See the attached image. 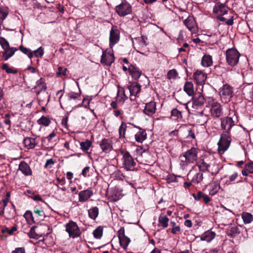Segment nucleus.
Wrapping results in <instances>:
<instances>
[{
	"label": "nucleus",
	"mask_w": 253,
	"mask_h": 253,
	"mask_svg": "<svg viewBox=\"0 0 253 253\" xmlns=\"http://www.w3.org/2000/svg\"><path fill=\"white\" fill-rule=\"evenodd\" d=\"M236 120L237 117L235 115L232 117L226 116L220 119V127L223 132L217 143L218 151L220 154H223L230 146L231 141V131L232 128L236 126Z\"/></svg>",
	"instance_id": "obj_1"
},
{
	"label": "nucleus",
	"mask_w": 253,
	"mask_h": 253,
	"mask_svg": "<svg viewBox=\"0 0 253 253\" xmlns=\"http://www.w3.org/2000/svg\"><path fill=\"white\" fill-rule=\"evenodd\" d=\"M199 149L197 148L192 147L185 152L183 155L180 156V165L185 168L189 164L193 163L198 158Z\"/></svg>",
	"instance_id": "obj_2"
},
{
	"label": "nucleus",
	"mask_w": 253,
	"mask_h": 253,
	"mask_svg": "<svg viewBox=\"0 0 253 253\" xmlns=\"http://www.w3.org/2000/svg\"><path fill=\"white\" fill-rule=\"evenodd\" d=\"M207 105L210 108V115L213 119H217L223 115L222 106L212 97H209Z\"/></svg>",
	"instance_id": "obj_3"
},
{
	"label": "nucleus",
	"mask_w": 253,
	"mask_h": 253,
	"mask_svg": "<svg viewBox=\"0 0 253 253\" xmlns=\"http://www.w3.org/2000/svg\"><path fill=\"white\" fill-rule=\"evenodd\" d=\"M240 56V53L235 48H229L226 51V60L231 66H235L238 64Z\"/></svg>",
	"instance_id": "obj_4"
},
{
	"label": "nucleus",
	"mask_w": 253,
	"mask_h": 253,
	"mask_svg": "<svg viewBox=\"0 0 253 253\" xmlns=\"http://www.w3.org/2000/svg\"><path fill=\"white\" fill-rule=\"evenodd\" d=\"M123 155L122 158L123 167L127 170H132L134 169L136 163L128 151H121Z\"/></svg>",
	"instance_id": "obj_5"
},
{
	"label": "nucleus",
	"mask_w": 253,
	"mask_h": 253,
	"mask_svg": "<svg viewBox=\"0 0 253 253\" xmlns=\"http://www.w3.org/2000/svg\"><path fill=\"white\" fill-rule=\"evenodd\" d=\"M115 11L120 16L124 17L131 13L132 7L128 2L123 0L115 7Z\"/></svg>",
	"instance_id": "obj_6"
},
{
	"label": "nucleus",
	"mask_w": 253,
	"mask_h": 253,
	"mask_svg": "<svg viewBox=\"0 0 253 253\" xmlns=\"http://www.w3.org/2000/svg\"><path fill=\"white\" fill-rule=\"evenodd\" d=\"M233 94V87L227 84H224L219 89L220 96L225 102L229 101Z\"/></svg>",
	"instance_id": "obj_7"
},
{
	"label": "nucleus",
	"mask_w": 253,
	"mask_h": 253,
	"mask_svg": "<svg viewBox=\"0 0 253 253\" xmlns=\"http://www.w3.org/2000/svg\"><path fill=\"white\" fill-rule=\"evenodd\" d=\"M66 231L68 233L69 236L73 238L79 237L81 232L77 223L73 221H69L66 225Z\"/></svg>",
	"instance_id": "obj_8"
},
{
	"label": "nucleus",
	"mask_w": 253,
	"mask_h": 253,
	"mask_svg": "<svg viewBox=\"0 0 253 253\" xmlns=\"http://www.w3.org/2000/svg\"><path fill=\"white\" fill-rule=\"evenodd\" d=\"M118 237L119 240L120 246L126 250L127 247L130 242V239L126 236L125 234V228L121 227L118 231Z\"/></svg>",
	"instance_id": "obj_9"
},
{
	"label": "nucleus",
	"mask_w": 253,
	"mask_h": 253,
	"mask_svg": "<svg viewBox=\"0 0 253 253\" xmlns=\"http://www.w3.org/2000/svg\"><path fill=\"white\" fill-rule=\"evenodd\" d=\"M205 102V99L201 93H196L192 100V108L194 110H198L202 107Z\"/></svg>",
	"instance_id": "obj_10"
},
{
	"label": "nucleus",
	"mask_w": 253,
	"mask_h": 253,
	"mask_svg": "<svg viewBox=\"0 0 253 253\" xmlns=\"http://www.w3.org/2000/svg\"><path fill=\"white\" fill-rule=\"evenodd\" d=\"M146 39L147 38L143 36H141L137 37L133 40L132 43L134 48L135 49L137 52L141 53V51L143 50L147 45V43L146 42Z\"/></svg>",
	"instance_id": "obj_11"
},
{
	"label": "nucleus",
	"mask_w": 253,
	"mask_h": 253,
	"mask_svg": "<svg viewBox=\"0 0 253 253\" xmlns=\"http://www.w3.org/2000/svg\"><path fill=\"white\" fill-rule=\"evenodd\" d=\"M120 40V31L117 27L113 26L110 32L109 46L111 48L116 44Z\"/></svg>",
	"instance_id": "obj_12"
},
{
	"label": "nucleus",
	"mask_w": 253,
	"mask_h": 253,
	"mask_svg": "<svg viewBox=\"0 0 253 253\" xmlns=\"http://www.w3.org/2000/svg\"><path fill=\"white\" fill-rule=\"evenodd\" d=\"M56 133L54 132H52L47 137L42 138V146L46 149L51 147L55 142V140L54 139V138L56 137Z\"/></svg>",
	"instance_id": "obj_13"
},
{
	"label": "nucleus",
	"mask_w": 253,
	"mask_h": 253,
	"mask_svg": "<svg viewBox=\"0 0 253 253\" xmlns=\"http://www.w3.org/2000/svg\"><path fill=\"white\" fill-rule=\"evenodd\" d=\"M141 85L137 82H133L128 86L130 92V99L134 100L141 90Z\"/></svg>",
	"instance_id": "obj_14"
},
{
	"label": "nucleus",
	"mask_w": 253,
	"mask_h": 253,
	"mask_svg": "<svg viewBox=\"0 0 253 253\" xmlns=\"http://www.w3.org/2000/svg\"><path fill=\"white\" fill-rule=\"evenodd\" d=\"M114 61V56L111 50L103 52L101 59V63L105 65L110 66Z\"/></svg>",
	"instance_id": "obj_15"
},
{
	"label": "nucleus",
	"mask_w": 253,
	"mask_h": 253,
	"mask_svg": "<svg viewBox=\"0 0 253 253\" xmlns=\"http://www.w3.org/2000/svg\"><path fill=\"white\" fill-rule=\"evenodd\" d=\"M193 78L197 84L202 85L205 84L207 79V75L203 71L197 70L194 73Z\"/></svg>",
	"instance_id": "obj_16"
},
{
	"label": "nucleus",
	"mask_w": 253,
	"mask_h": 253,
	"mask_svg": "<svg viewBox=\"0 0 253 253\" xmlns=\"http://www.w3.org/2000/svg\"><path fill=\"white\" fill-rule=\"evenodd\" d=\"M156 104L154 101H151L145 104L143 112L145 114L151 116L156 112Z\"/></svg>",
	"instance_id": "obj_17"
},
{
	"label": "nucleus",
	"mask_w": 253,
	"mask_h": 253,
	"mask_svg": "<svg viewBox=\"0 0 253 253\" xmlns=\"http://www.w3.org/2000/svg\"><path fill=\"white\" fill-rule=\"evenodd\" d=\"M100 146L104 153H107L113 149L112 141L109 139H103L100 143Z\"/></svg>",
	"instance_id": "obj_18"
},
{
	"label": "nucleus",
	"mask_w": 253,
	"mask_h": 253,
	"mask_svg": "<svg viewBox=\"0 0 253 253\" xmlns=\"http://www.w3.org/2000/svg\"><path fill=\"white\" fill-rule=\"evenodd\" d=\"M128 70L132 78L137 80L140 78L142 74V72L135 65L130 64L128 67Z\"/></svg>",
	"instance_id": "obj_19"
},
{
	"label": "nucleus",
	"mask_w": 253,
	"mask_h": 253,
	"mask_svg": "<svg viewBox=\"0 0 253 253\" xmlns=\"http://www.w3.org/2000/svg\"><path fill=\"white\" fill-rule=\"evenodd\" d=\"M184 24L190 31L194 32L196 31V23L193 17L189 16L187 17L184 21Z\"/></svg>",
	"instance_id": "obj_20"
},
{
	"label": "nucleus",
	"mask_w": 253,
	"mask_h": 253,
	"mask_svg": "<svg viewBox=\"0 0 253 253\" xmlns=\"http://www.w3.org/2000/svg\"><path fill=\"white\" fill-rule=\"evenodd\" d=\"M18 169L26 176L31 175L32 174V171L30 166L24 161H22L19 164Z\"/></svg>",
	"instance_id": "obj_21"
},
{
	"label": "nucleus",
	"mask_w": 253,
	"mask_h": 253,
	"mask_svg": "<svg viewBox=\"0 0 253 253\" xmlns=\"http://www.w3.org/2000/svg\"><path fill=\"white\" fill-rule=\"evenodd\" d=\"M46 85L44 83V80L41 78L36 82V85L34 87L35 91L37 94H39L41 92L46 89Z\"/></svg>",
	"instance_id": "obj_22"
},
{
	"label": "nucleus",
	"mask_w": 253,
	"mask_h": 253,
	"mask_svg": "<svg viewBox=\"0 0 253 253\" xmlns=\"http://www.w3.org/2000/svg\"><path fill=\"white\" fill-rule=\"evenodd\" d=\"M92 195V192L89 189L81 191L79 194V202H84L87 201Z\"/></svg>",
	"instance_id": "obj_23"
},
{
	"label": "nucleus",
	"mask_w": 253,
	"mask_h": 253,
	"mask_svg": "<svg viewBox=\"0 0 253 253\" xmlns=\"http://www.w3.org/2000/svg\"><path fill=\"white\" fill-rule=\"evenodd\" d=\"M195 115L197 117L198 122L201 125L205 124L208 120V116L205 113L204 110L201 111L196 112Z\"/></svg>",
	"instance_id": "obj_24"
},
{
	"label": "nucleus",
	"mask_w": 253,
	"mask_h": 253,
	"mask_svg": "<svg viewBox=\"0 0 253 253\" xmlns=\"http://www.w3.org/2000/svg\"><path fill=\"white\" fill-rule=\"evenodd\" d=\"M4 50V51L2 53V58L3 60L6 61L14 54L15 52L17 50V49L15 47H9Z\"/></svg>",
	"instance_id": "obj_25"
},
{
	"label": "nucleus",
	"mask_w": 253,
	"mask_h": 253,
	"mask_svg": "<svg viewBox=\"0 0 253 253\" xmlns=\"http://www.w3.org/2000/svg\"><path fill=\"white\" fill-rule=\"evenodd\" d=\"M196 166L198 167L199 171L201 172H208L209 173L208 169L210 165L205 162L203 159L199 161Z\"/></svg>",
	"instance_id": "obj_26"
},
{
	"label": "nucleus",
	"mask_w": 253,
	"mask_h": 253,
	"mask_svg": "<svg viewBox=\"0 0 253 253\" xmlns=\"http://www.w3.org/2000/svg\"><path fill=\"white\" fill-rule=\"evenodd\" d=\"M139 131L135 134V139L136 141L142 143L146 138L147 133L144 129L138 127Z\"/></svg>",
	"instance_id": "obj_27"
},
{
	"label": "nucleus",
	"mask_w": 253,
	"mask_h": 253,
	"mask_svg": "<svg viewBox=\"0 0 253 253\" xmlns=\"http://www.w3.org/2000/svg\"><path fill=\"white\" fill-rule=\"evenodd\" d=\"M227 7L224 4H217L213 8V12L223 15L227 13L228 11Z\"/></svg>",
	"instance_id": "obj_28"
},
{
	"label": "nucleus",
	"mask_w": 253,
	"mask_h": 253,
	"mask_svg": "<svg viewBox=\"0 0 253 253\" xmlns=\"http://www.w3.org/2000/svg\"><path fill=\"white\" fill-rule=\"evenodd\" d=\"M23 143L25 147L28 149H34L37 145L36 139L32 137H27L24 139Z\"/></svg>",
	"instance_id": "obj_29"
},
{
	"label": "nucleus",
	"mask_w": 253,
	"mask_h": 253,
	"mask_svg": "<svg viewBox=\"0 0 253 253\" xmlns=\"http://www.w3.org/2000/svg\"><path fill=\"white\" fill-rule=\"evenodd\" d=\"M239 229L237 226L235 225L229 227L226 230L227 235L231 238L235 237L238 235H239Z\"/></svg>",
	"instance_id": "obj_30"
},
{
	"label": "nucleus",
	"mask_w": 253,
	"mask_h": 253,
	"mask_svg": "<svg viewBox=\"0 0 253 253\" xmlns=\"http://www.w3.org/2000/svg\"><path fill=\"white\" fill-rule=\"evenodd\" d=\"M184 90L189 96H192L194 93L193 83L191 82H186L184 84Z\"/></svg>",
	"instance_id": "obj_31"
},
{
	"label": "nucleus",
	"mask_w": 253,
	"mask_h": 253,
	"mask_svg": "<svg viewBox=\"0 0 253 253\" xmlns=\"http://www.w3.org/2000/svg\"><path fill=\"white\" fill-rule=\"evenodd\" d=\"M215 233L213 232L208 231L202 235L201 239L203 241L208 242L211 241L215 237Z\"/></svg>",
	"instance_id": "obj_32"
},
{
	"label": "nucleus",
	"mask_w": 253,
	"mask_h": 253,
	"mask_svg": "<svg viewBox=\"0 0 253 253\" xmlns=\"http://www.w3.org/2000/svg\"><path fill=\"white\" fill-rule=\"evenodd\" d=\"M212 64V59L211 56L209 55H205L201 60V64L203 66L208 67Z\"/></svg>",
	"instance_id": "obj_33"
},
{
	"label": "nucleus",
	"mask_w": 253,
	"mask_h": 253,
	"mask_svg": "<svg viewBox=\"0 0 253 253\" xmlns=\"http://www.w3.org/2000/svg\"><path fill=\"white\" fill-rule=\"evenodd\" d=\"M210 194L211 195L216 194L220 189V185L218 181H215L210 185Z\"/></svg>",
	"instance_id": "obj_34"
},
{
	"label": "nucleus",
	"mask_w": 253,
	"mask_h": 253,
	"mask_svg": "<svg viewBox=\"0 0 253 253\" xmlns=\"http://www.w3.org/2000/svg\"><path fill=\"white\" fill-rule=\"evenodd\" d=\"M88 216L89 218L95 220L99 214L98 208L97 207H94L88 210Z\"/></svg>",
	"instance_id": "obj_35"
},
{
	"label": "nucleus",
	"mask_w": 253,
	"mask_h": 253,
	"mask_svg": "<svg viewBox=\"0 0 253 253\" xmlns=\"http://www.w3.org/2000/svg\"><path fill=\"white\" fill-rule=\"evenodd\" d=\"M169 218L164 213H161L159 217L158 221L163 228H167L168 226Z\"/></svg>",
	"instance_id": "obj_36"
},
{
	"label": "nucleus",
	"mask_w": 253,
	"mask_h": 253,
	"mask_svg": "<svg viewBox=\"0 0 253 253\" xmlns=\"http://www.w3.org/2000/svg\"><path fill=\"white\" fill-rule=\"evenodd\" d=\"M203 173L200 171L195 173L191 179V182L194 184H198L203 179Z\"/></svg>",
	"instance_id": "obj_37"
},
{
	"label": "nucleus",
	"mask_w": 253,
	"mask_h": 253,
	"mask_svg": "<svg viewBox=\"0 0 253 253\" xmlns=\"http://www.w3.org/2000/svg\"><path fill=\"white\" fill-rule=\"evenodd\" d=\"M37 123L39 125L47 126H49L51 121L48 117L42 116L37 121Z\"/></svg>",
	"instance_id": "obj_38"
},
{
	"label": "nucleus",
	"mask_w": 253,
	"mask_h": 253,
	"mask_svg": "<svg viewBox=\"0 0 253 253\" xmlns=\"http://www.w3.org/2000/svg\"><path fill=\"white\" fill-rule=\"evenodd\" d=\"M242 218L245 224L250 223L253 220V215L249 212H243Z\"/></svg>",
	"instance_id": "obj_39"
},
{
	"label": "nucleus",
	"mask_w": 253,
	"mask_h": 253,
	"mask_svg": "<svg viewBox=\"0 0 253 253\" xmlns=\"http://www.w3.org/2000/svg\"><path fill=\"white\" fill-rule=\"evenodd\" d=\"M171 115L172 117H174V120L177 121L181 120L182 119V112L176 108L171 110Z\"/></svg>",
	"instance_id": "obj_40"
},
{
	"label": "nucleus",
	"mask_w": 253,
	"mask_h": 253,
	"mask_svg": "<svg viewBox=\"0 0 253 253\" xmlns=\"http://www.w3.org/2000/svg\"><path fill=\"white\" fill-rule=\"evenodd\" d=\"M81 149L84 151H87L91 146V142L88 140L80 143Z\"/></svg>",
	"instance_id": "obj_41"
},
{
	"label": "nucleus",
	"mask_w": 253,
	"mask_h": 253,
	"mask_svg": "<svg viewBox=\"0 0 253 253\" xmlns=\"http://www.w3.org/2000/svg\"><path fill=\"white\" fill-rule=\"evenodd\" d=\"M93 236L96 239H100L103 234V228L101 226L98 227L96 228L93 232Z\"/></svg>",
	"instance_id": "obj_42"
},
{
	"label": "nucleus",
	"mask_w": 253,
	"mask_h": 253,
	"mask_svg": "<svg viewBox=\"0 0 253 253\" xmlns=\"http://www.w3.org/2000/svg\"><path fill=\"white\" fill-rule=\"evenodd\" d=\"M34 213L37 217H39V220L42 219L44 217V212L42 210H40L37 207H35Z\"/></svg>",
	"instance_id": "obj_43"
},
{
	"label": "nucleus",
	"mask_w": 253,
	"mask_h": 253,
	"mask_svg": "<svg viewBox=\"0 0 253 253\" xmlns=\"http://www.w3.org/2000/svg\"><path fill=\"white\" fill-rule=\"evenodd\" d=\"M8 11L2 7H0V23H2L8 15Z\"/></svg>",
	"instance_id": "obj_44"
},
{
	"label": "nucleus",
	"mask_w": 253,
	"mask_h": 253,
	"mask_svg": "<svg viewBox=\"0 0 253 253\" xmlns=\"http://www.w3.org/2000/svg\"><path fill=\"white\" fill-rule=\"evenodd\" d=\"M20 50L23 53L27 54L30 58H32L33 56V53L31 52L29 49L23 45H20L19 47Z\"/></svg>",
	"instance_id": "obj_45"
},
{
	"label": "nucleus",
	"mask_w": 253,
	"mask_h": 253,
	"mask_svg": "<svg viewBox=\"0 0 253 253\" xmlns=\"http://www.w3.org/2000/svg\"><path fill=\"white\" fill-rule=\"evenodd\" d=\"M126 125L125 123H122L119 127V132L120 137H124L125 134L126 129Z\"/></svg>",
	"instance_id": "obj_46"
},
{
	"label": "nucleus",
	"mask_w": 253,
	"mask_h": 253,
	"mask_svg": "<svg viewBox=\"0 0 253 253\" xmlns=\"http://www.w3.org/2000/svg\"><path fill=\"white\" fill-rule=\"evenodd\" d=\"M177 177H180V176H176L172 174H169L167 175L166 180L168 183H171L177 181Z\"/></svg>",
	"instance_id": "obj_47"
},
{
	"label": "nucleus",
	"mask_w": 253,
	"mask_h": 253,
	"mask_svg": "<svg viewBox=\"0 0 253 253\" xmlns=\"http://www.w3.org/2000/svg\"><path fill=\"white\" fill-rule=\"evenodd\" d=\"M0 44L3 49L9 47V44L7 40L4 38H0Z\"/></svg>",
	"instance_id": "obj_48"
},
{
	"label": "nucleus",
	"mask_w": 253,
	"mask_h": 253,
	"mask_svg": "<svg viewBox=\"0 0 253 253\" xmlns=\"http://www.w3.org/2000/svg\"><path fill=\"white\" fill-rule=\"evenodd\" d=\"M68 99L69 100H76L80 97V94L78 93H76L74 92H71L67 94Z\"/></svg>",
	"instance_id": "obj_49"
},
{
	"label": "nucleus",
	"mask_w": 253,
	"mask_h": 253,
	"mask_svg": "<svg viewBox=\"0 0 253 253\" xmlns=\"http://www.w3.org/2000/svg\"><path fill=\"white\" fill-rule=\"evenodd\" d=\"M170 224L172 226V228L171 229V233L173 234H176L177 232H179L180 231V227L179 226H176V223L174 221H171Z\"/></svg>",
	"instance_id": "obj_50"
},
{
	"label": "nucleus",
	"mask_w": 253,
	"mask_h": 253,
	"mask_svg": "<svg viewBox=\"0 0 253 253\" xmlns=\"http://www.w3.org/2000/svg\"><path fill=\"white\" fill-rule=\"evenodd\" d=\"M17 230V227L16 226H13L11 229H9L7 228H5L2 230V232L3 233H7L9 235H12L13 232Z\"/></svg>",
	"instance_id": "obj_51"
},
{
	"label": "nucleus",
	"mask_w": 253,
	"mask_h": 253,
	"mask_svg": "<svg viewBox=\"0 0 253 253\" xmlns=\"http://www.w3.org/2000/svg\"><path fill=\"white\" fill-rule=\"evenodd\" d=\"M167 76L169 79H173L177 76V73L175 69H172L168 72Z\"/></svg>",
	"instance_id": "obj_52"
},
{
	"label": "nucleus",
	"mask_w": 253,
	"mask_h": 253,
	"mask_svg": "<svg viewBox=\"0 0 253 253\" xmlns=\"http://www.w3.org/2000/svg\"><path fill=\"white\" fill-rule=\"evenodd\" d=\"M238 176V173L237 172H234L232 174L229 176V180L226 181L227 184H230L231 182H233Z\"/></svg>",
	"instance_id": "obj_53"
},
{
	"label": "nucleus",
	"mask_w": 253,
	"mask_h": 253,
	"mask_svg": "<svg viewBox=\"0 0 253 253\" xmlns=\"http://www.w3.org/2000/svg\"><path fill=\"white\" fill-rule=\"evenodd\" d=\"M43 49L42 47H40L38 49L34 51V53L35 54V55L37 57H42L43 54Z\"/></svg>",
	"instance_id": "obj_54"
},
{
	"label": "nucleus",
	"mask_w": 253,
	"mask_h": 253,
	"mask_svg": "<svg viewBox=\"0 0 253 253\" xmlns=\"http://www.w3.org/2000/svg\"><path fill=\"white\" fill-rule=\"evenodd\" d=\"M245 169L251 173H253V162L246 164Z\"/></svg>",
	"instance_id": "obj_55"
},
{
	"label": "nucleus",
	"mask_w": 253,
	"mask_h": 253,
	"mask_svg": "<svg viewBox=\"0 0 253 253\" xmlns=\"http://www.w3.org/2000/svg\"><path fill=\"white\" fill-rule=\"evenodd\" d=\"M35 227H32L29 233V236L31 238H37L38 235L35 232Z\"/></svg>",
	"instance_id": "obj_56"
},
{
	"label": "nucleus",
	"mask_w": 253,
	"mask_h": 253,
	"mask_svg": "<svg viewBox=\"0 0 253 253\" xmlns=\"http://www.w3.org/2000/svg\"><path fill=\"white\" fill-rule=\"evenodd\" d=\"M54 164V162L53 161L52 159H49L47 160L44 168H51L52 166Z\"/></svg>",
	"instance_id": "obj_57"
},
{
	"label": "nucleus",
	"mask_w": 253,
	"mask_h": 253,
	"mask_svg": "<svg viewBox=\"0 0 253 253\" xmlns=\"http://www.w3.org/2000/svg\"><path fill=\"white\" fill-rule=\"evenodd\" d=\"M188 133L187 135V138H192L193 139H194L196 138L194 129H190L188 130Z\"/></svg>",
	"instance_id": "obj_58"
},
{
	"label": "nucleus",
	"mask_w": 253,
	"mask_h": 253,
	"mask_svg": "<svg viewBox=\"0 0 253 253\" xmlns=\"http://www.w3.org/2000/svg\"><path fill=\"white\" fill-rule=\"evenodd\" d=\"M11 253H26L25 249L23 247L16 248Z\"/></svg>",
	"instance_id": "obj_59"
},
{
	"label": "nucleus",
	"mask_w": 253,
	"mask_h": 253,
	"mask_svg": "<svg viewBox=\"0 0 253 253\" xmlns=\"http://www.w3.org/2000/svg\"><path fill=\"white\" fill-rule=\"evenodd\" d=\"M203 193L199 191L197 194H193V197L196 200H200L202 199Z\"/></svg>",
	"instance_id": "obj_60"
},
{
	"label": "nucleus",
	"mask_w": 253,
	"mask_h": 253,
	"mask_svg": "<svg viewBox=\"0 0 253 253\" xmlns=\"http://www.w3.org/2000/svg\"><path fill=\"white\" fill-rule=\"evenodd\" d=\"M208 40L209 42H212V44L216 43L217 42V36L215 35L211 36Z\"/></svg>",
	"instance_id": "obj_61"
},
{
	"label": "nucleus",
	"mask_w": 253,
	"mask_h": 253,
	"mask_svg": "<svg viewBox=\"0 0 253 253\" xmlns=\"http://www.w3.org/2000/svg\"><path fill=\"white\" fill-rule=\"evenodd\" d=\"M121 92H122V94L121 96V100L120 101L124 102L127 98V97L126 95L124 90L123 89L119 90L118 93H120Z\"/></svg>",
	"instance_id": "obj_62"
},
{
	"label": "nucleus",
	"mask_w": 253,
	"mask_h": 253,
	"mask_svg": "<svg viewBox=\"0 0 253 253\" xmlns=\"http://www.w3.org/2000/svg\"><path fill=\"white\" fill-rule=\"evenodd\" d=\"M202 199L206 204L208 203L211 200L210 197L205 194H203V195H202Z\"/></svg>",
	"instance_id": "obj_63"
},
{
	"label": "nucleus",
	"mask_w": 253,
	"mask_h": 253,
	"mask_svg": "<svg viewBox=\"0 0 253 253\" xmlns=\"http://www.w3.org/2000/svg\"><path fill=\"white\" fill-rule=\"evenodd\" d=\"M67 122H68V117H66L63 118L62 120V125L63 126H64L65 128H67Z\"/></svg>",
	"instance_id": "obj_64"
}]
</instances>
